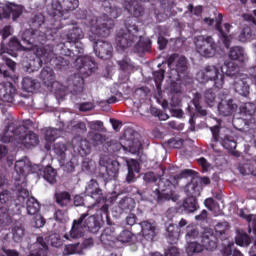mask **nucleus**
Listing matches in <instances>:
<instances>
[{
  "mask_svg": "<svg viewBox=\"0 0 256 256\" xmlns=\"http://www.w3.org/2000/svg\"><path fill=\"white\" fill-rule=\"evenodd\" d=\"M12 15L13 21H17L23 15V6L13 3L0 4V21L9 19Z\"/></svg>",
  "mask_w": 256,
  "mask_h": 256,
  "instance_id": "nucleus-24",
  "label": "nucleus"
},
{
  "mask_svg": "<svg viewBox=\"0 0 256 256\" xmlns=\"http://www.w3.org/2000/svg\"><path fill=\"white\" fill-rule=\"evenodd\" d=\"M154 77V83L156 86V91L158 93H161V85L163 83V80L165 79V71L164 70H159L153 73Z\"/></svg>",
  "mask_w": 256,
  "mask_h": 256,
  "instance_id": "nucleus-54",
  "label": "nucleus"
},
{
  "mask_svg": "<svg viewBox=\"0 0 256 256\" xmlns=\"http://www.w3.org/2000/svg\"><path fill=\"white\" fill-rule=\"evenodd\" d=\"M76 19H84L85 20V24L89 27L90 29V33H91V29H93V27H97V24L91 25V22L93 21V19H98L97 16H92V17H87V11L85 10H78L76 13Z\"/></svg>",
  "mask_w": 256,
  "mask_h": 256,
  "instance_id": "nucleus-49",
  "label": "nucleus"
},
{
  "mask_svg": "<svg viewBox=\"0 0 256 256\" xmlns=\"http://www.w3.org/2000/svg\"><path fill=\"white\" fill-rule=\"evenodd\" d=\"M48 23L49 25L47 26V22L45 21V16L39 13L34 16L31 24V27L37 28V29L31 28L32 31H40L45 35L46 43H50V41H55V35H57V31L61 29V28H57L56 30L51 29V27H53V24L51 22L50 15H48ZM31 30L27 29L26 31H31Z\"/></svg>",
  "mask_w": 256,
  "mask_h": 256,
  "instance_id": "nucleus-17",
  "label": "nucleus"
},
{
  "mask_svg": "<svg viewBox=\"0 0 256 256\" xmlns=\"http://www.w3.org/2000/svg\"><path fill=\"white\" fill-rule=\"evenodd\" d=\"M54 37L55 40L49 42L47 45H52L56 56L64 55V57H70L72 63H75V67L80 75L89 77L97 71V63H95V60H93L91 56H83V53H85V45L80 41L85 37V34L77 24H72L63 30L60 34V38H57V34H55Z\"/></svg>",
  "mask_w": 256,
  "mask_h": 256,
  "instance_id": "nucleus-1",
  "label": "nucleus"
},
{
  "mask_svg": "<svg viewBox=\"0 0 256 256\" xmlns=\"http://www.w3.org/2000/svg\"><path fill=\"white\" fill-rule=\"evenodd\" d=\"M96 215H90L89 213H84L86 215L83 219L82 225L89 231V233H99V230L103 227L104 223L109 225V205L103 204L100 209L96 208Z\"/></svg>",
  "mask_w": 256,
  "mask_h": 256,
  "instance_id": "nucleus-13",
  "label": "nucleus"
},
{
  "mask_svg": "<svg viewBox=\"0 0 256 256\" xmlns=\"http://www.w3.org/2000/svg\"><path fill=\"white\" fill-rule=\"evenodd\" d=\"M54 219L59 221V223H65V221H67V212L63 210H56L54 213Z\"/></svg>",
  "mask_w": 256,
  "mask_h": 256,
  "instance_id": "nucleus-63",
  "label": "nucleus"
},
{
  "mask_svg": "<svg viewBox=\"0 0 256 256\" xmlns=\"http://www.w3.org/2000/svg\"><path fill=\"white\" fill-rule=\"evenodd\" d=\"M166 231L168 233L169 239H177L179 237V228L173 223L166 224Z\"/></svg>",
  "mask_w": 256,
  "mask_h": 256,
  "instance_id": "nucleus-57",
  "label": "nucleus"
},
{
  "mask_svg": "<svg viewBox=\"0 0 256 256\" xmlns=\"http://www.w3.org/2000/svg\"><path fill=\"white\" fill-rule=\"evenodd\" d=\"M238 39L241 43H247V41H253L255 39V35L253 34V30L251 27L247 26L245 27L240 35L238 36Z\"/></svg>",
  "mask_w": 256,
  "mask_h": 256,
  "instance_id": "nucleus-52",
  "label": "nucleus"
},
{
  "mask_svg": "<svg viewBox=\"0 0 256 256\" xmlns=\"http://www.w3.org/2000/svg\"><path fill=\"white\" fill-rule=\"evenodd\" d=\"M88 127L91 129V131H97L98 133H101L105 129L101 120L88 122Z\"/></svg>",
  "mask_w": 256,
  "mask_h": 256,
  "instance_id": "nucleus-59",
  "label": "nucleus"
},
{
  "mask_svg": "<svg viewBox=\"0 0 256 256\" xmlns=\"http://www.w3.org/2000/svg\"><path fill=\"white\" fill-rule=\"evenodd\" d=\"M99 165L100 167H102V169H104V171L107 173L109 177L115 179V177L119 175V161L114 160L109 164V162H107V160H105V158L101 156Z\"/></svg>",
  "mask_w": 256,
  "mask_h": 256,
  "instance_id": "nucleus-29",
  "label": "nucleus"
},
{
  "mask_svg": "<svg viewBox=\"0 0 256 256\" xmlns=\"http://www.w3.org/2000/svg\"><path fill=\"white\" fill-rule=\"evenodd\" d=\"M68 131H77L78 133L87 132V124L85 122L70 121L67 124Z\"/></svg>",
  "mask_w": 256,
  "mask_h": 256,
  "instance_id": "nucleus-50",
  "label": "nucleus"
},
{
  "mask_svg": "<svg viewBox=\"0 0 256 256\" xmlns=\"http://www.w3.org/2000/svg\"><path fill=\"white\" fill-rule=\"evenodd\" d=\"M202 189L203 185L201 184V181L197 178H193L191 182L186 185L185 193L187 197H194V199H197V197L201 195Z\"/></svg>",
  "mask_w": 256,
  "mask_h": 256,
  "instance_id": "nucleus-30",
  "label": "nucleus"
},
{
  "mask_svg": "<svg viewBox=\"0 0 256 256\" xmlns=\"http://www.w3.org/2000/svg\"><path fill=\"white\" fill-rule=\"evenodd\" d=\"M214 229H215V234H213V236L216 238V248H217V241H219V239L221 241H226L227 237H229V234H227V232L229 231V223L227 222L218 223Z\"/></svg>",
  "mask_w": 256,
  "mask_h": 256,
  "instance_id": "nucleus-35",
  "label": "nucleus"
},
{
  "mask_svg": "<svg viewBox=\"0 0 256 256\" xmlns=\"http://www.w3.org/2000/svg\"><path fill=\"white\" fill-rule=\"evenodd\" d=\"M149 93H151V90H149L148 87L143 86L135 90V97H138V99H145Z\"/></svg>",
  "mask_w": 256,
  "mask_h": 256,
  "instance_id": "nucleus-61",
  "label": "nucleus"
},
{
  "mask_svg": "<svg viewBox=\"0 0 256 256\" xmlns=\"http://www.w3.org/2000/svg\"><path fill=\"white\" fill-rule=\"evenodd\" d=\"M72 149L74 151V157H77V155H80V157H87L89 153H91V146L89 144V141L85 139L74 138L72 140Z\"/></svg>",
  "mask_w": 256,
  "mask_h": 256,
  "instance_id": "nucleus-27",
  "label": "nucleus"
},
{
  "mask_svg": "<svg viewBox=\"0 0 256 256\" xmlns=\"http://www.w3.org/2000/svg\"><path fill=\"white\" fill-rule=\"evenodd\" d=\"M194 45L197 53L202 57L209 59L211 57H215V53H217V44L211 36H196L194 38Z\"/></svg>",
  "mask_w": 256,
  "mask_h": 256,
  "instance_id": "nucleus-18",
  "label": "nucleus"
},
{
  "mask_svg": "<svg viewBox=\"0 0 256 256\" xmlns=\"http://www.w3.org/2000/svg\"><path fill=\"white\" fill-rule=\"evenodd\" d=\"M37 171H41V166L31 164L29 158L25 156L15 163L13 184H9V181L6 180L7 187L15 193L16 197H18V201L21 203H25V199L29 197V190L27 189V175H29V173H37Z\"/></svg>",
  "mask_w": 256,
  "mask_h": 256,
  "instance_id": "nucleus-5",
  "label": "nucleus"
},
{
  "mask_svg": "<svg viewBox=\"0 0 256 256\" xmlns=\"http://www.w3.org/2000/svg\"><path fill=\"white\" fill-rule=\"evenodd\" d=\"M87 217V214H82L77 220H73L71 230L64 235V239L67 241H77L85 236V226H83V220Z\"/></svg>",
  "mask_w": 256,
  "mask_h": 256,
  "instance_id": "nucleus-22",
  "label": "nucleus"
},
{
  "mask_svg": "<svg viewBox=\"0 0 256 256\" xmlns=\"http://www.w3.org/2000/svg\"><path fill=\"white\" fill-rule=\"evenodd\" d=\"M233 86L238 95H241L242 97H247V95H249V84H247L245 78L236 77Z\"/></svg>",
  "mask_w": 256,
  "mask_h": 256,
  "instance_id": "nucleus-37",
  "label": "nucleus"
},
{
  "mask_svg": "<svg viewBox=\"0 0 256 256\" xmlns=\"http://www.w3.org/2000/svg\"><path fill=\"white\" fill-rule=\"evenodd\" d=\"M139 225L144 239H146V241H153L157 236V226L155 225V221L146 220L141 222Z\"/></svg>",
  "mask_w": 256,
  "mask_h": 256,
  "instance_id": "nucleus-28",
  "label": "nucleus"
},
{
  "mask_svg": "<svg viewBox=\"0 0 256 256\" xmlns=\"http://www.w3.org/2000/svg\"><path fill=\"white\" fill-rule=\"evenodd\" d=\"M118 65L121 71L124 73H131V71H135V63L131 61V58L125 56L122 60L118 62Z\"/></svg>",
  "mask_w": 256,
  "mask_h": 256,
  "instance_id": "nucleus-46",
  "label": "nucleus"
},
{
  "mask_svg": "<svg viewBox=\"0 0 256 256\" xmlns=\"http://www.w3.org/2000/svg\"><path fill=\"white\" fill-rule=\"evenodd\" d=\"M202 244L197 241L187 242L186 253L188 256H211L209 252H203L205 249L207 251H213L217 249V238L213 235V231L206 230L202 234Z\"/></svg>",
  "mask_w": 256,
  "mask_h": 256,
  "instance_id": "nucleus-12",
  "label": "nucleus"
},
{
  "mask_svg": "<svg viewBox=\"0 0 256 256\" xmlns=\"http://www.w3.org/2000/svg\"><path fill=\"white\" fill-rule=\"evenodd\" d=\"M83 255V248L81 242L76 244H68L65 246L64 255Z\"/></svg>",
  "mask_w": 256,
  "mask_h": 256,
  "instance_id": "nucleus-47",
  "label": "nucleus"
},
{
  "mask_svg": "<svg viewBox=\"0 0 256 256\" xmlns=\"http://www.w3.org/2000/svg\"><path fill=\"white\" fill-rule=\"evenodd\" d=\"M0 227H8L13 223L11 215H21L25 202L19 201V196L7 186V178L0 173Z\"/></svg>",
  "mask_w": 256,
  "mask_h": 256,
  "instance_id": "nucleus-4",
  "label": "nucleus"
},
{
  "mask_svg": "<svg viewBox=\"0 0 256 256\" xmlns=\"http://www.w3.org/2000/svg\"><path fill=\"white\" fill-rule=\"evenodd\" d=\"M170 105L171 107H181V93L172 94Z\"/></svg>",
  "mask_w": 256,
  "mask_h": 256,
  "instance_id": "nucleus-64",
  "label": "nucleus"
},
{
  "mask_svg": "<svg viewBox=\"0 0 256 256\" xmlns=\"http://www.w3.org/2000/svg\"><path fill=\"white\" fill-rule=\"evenodd\" d=\"M17 95V88L11 82L0 83V109L3 114L6 113L7 108L11 107V103L15 101Z\"/></svg>",
  "mask_w": 256,
  "mask_h": 256,
  "instance_id": "nucleus-20",
  "label": "nucleus"
},
{
  "mask_svg": "<svg viewBox=\"0 0 256 256\" xmlns=\"http://www.w3.org/2000/svg\"><path fill=\"white\" fill-rule=\"evenodd\" d=\"M55 155H57L60 163H65L67 159V144L62 142H57L53 147Z\"/></svg>",
  "mask_w": 256,
  "mask_h": 256,
  "instance_id": "nucleus-39",
  "label": "nucleus"
},
{
  "mask_svg": "<svg viewBox=\"0 0 256 256\" xmlns=\"http://www.w3.org/2000/svg\"><path fill=\"white\" fill-rule=\"evenodd\" d=\"M121 3L132 17L125 23V29H121L116 33L117 51H125L128 47H134V52L138 55L149 53L151 51V39L143 37L139 34L137 26V18L143 15V6L137 0H116Z\"/></svg>",
  "mask_w": 256,
  "mask_h": 256,
  "instance_id": "nucleus-2",
  "label": "nucleus"
},
{
  "mask_svg": "<svg viewBox=\"0 0 256 256\" xmlns=\"http://www.w3.org/2000/svg\"><path fill=\"white\" fill-rule=\"evenodd\" d=\"M86 200L91 201V205L88 209H95V207H103L101 203H105L106 199L103 195V190L99 187V183L92 179L86 186Z\"/></svg>",
  "mask_w": 256,
  "mask_h": 256,
  "instance_id": "nucleus-19",
  "label": "nucleus"
},
{
  "mask_svg": "<svg viewBox=\"0 0 256 256\" xmlns=\"http://www.w3.org/2000/svg\"><path fill=\"white\" fill-rule=\"evenodd\" d=\"M128 171H132L134 173H139L141 171V166L139 164V161L137 160H130L127 162Z\"/></svg>",
  "mask_w": 256,
  "mask_h": 256,
  "instance_id": "nucleus-62",
  "label": "nucleus"
},
{
  "mask_svg": "<svg viewBox=\"0 0 256 256\" xmlns=\"http://www.w3.org/2000/svg\"><path fill=\"white\" fill-rule=\"evenodd\" d=\"M143 180L145 183H157L158 187L154 190V195L159 204L165 203V201H171L173 199V189L175 186L169 179L160 178L153 172L144 174Z\"/></svg>",
  "mask_w": 256,
  "mask_h": 256,
  "instance_id": "nucleus-11",
  "label": "nucleus"
},
{
  "mask_svg": "<svg viewBox=\"0 0 256 256\" xmlns=\"http://www.w3.org/2000/svg\"><path fill=\"white\" fill-rule=\"evenodd\" d=\"M229 59L231 61H239L240 63H244L247 60V53H245V48L241 46L231 47L228 52Z\"/></svg>",
  "mask_w": 256,
  "mask_h": 256,
  "instance_id": "nucleus-32",
  "label": "nucleus"
},
{
  "mask_svg": "<svg viewBox=\"0 0 256 256\" xmlns=\"http://www.w3.org/2000/svg\"><path fill=\"white\" fill-rule=\"evenodd\" d=\"M56 203H58L60 207H67V205L71 203V194H69V192H61L56 194Z\"/></svg>",
  "mask_w": 256,
  "mask_h": 256,
  "instance_id": "nucleus-53",
  "label": "nucleus"
},
{
  "mask_svg": "<svg viewBox=\"0 0 256 256\" xmlns=\"http://www.w3.org/2000/svg\"><path fill=\"white\" fill-rule=\"evenodd\" d=\"M239 216L242 219H245L248 223V230L251 233V229L254 231L256 235V215L255 214H246L243 209L239 211Z\"/></svg>",
  "mask_w": 256,
  "mask_h": 256,
  "instance_id": "nucleus-42",
  "label": "nucleus"
},
{
  "mask_svg": "<svg viewBox=\"0 0 256 256\" xmlns=\"http://www.w3.org/2000/svg\"><path fill=\"white\" fill-rule=\"evenodd\" d=\"M223 75L227 77H237L239 75V66L231 60H226L224 64L220 67Z\"/></svg>",
  "mask_w": 256,
  "mask_h": 256,
  "instance_id": "nucleus-34",
  "label": "nucleus"
},
{
  "mask_svg": "<svg viewBox=\"0 0 256 256\" xmlns=\"http://www.w3.org/2000/svg\"><path fill=\"white\" fill-rule=\"evenodd\" d=\"M12 235L15 243H19L25 236V228L23 226H15L12 229Z\"/></svg>",
  "mask_w": 256,
  "mask_h": 256,
  "instance_id": "nucleus-55",
  "label": "nucleus"
},
{
  "mask_svg": "<svg viewBox=\"0 0 256 256\" xmlns=\"http://www.w3.org/2000/svg\"><path fill=\"white\" fill-rule=\"evenodd\" d=\"M84 77L81 72L70 76L64 85H61L58 81H55V72L53 68L46 66L40 72V79L46 87H60L59 90L63 91L62 97L71 93V95H81L83 93V85L85 84Z\"/></svg>",
  "mask_w": 256,
  "mask_h": 256,
  "instance_id": "nucleus-7",
  "label": "nucleus"
},
{
  "mask_svg": "<svg viewBox=\"0 0 256 256\" xmlns=\"http://www.w3.org/2000/svg\"><path fill=\"white\" fill-rule=\"evenodd\" d=\"M175 15L173 13V7L171 6H166L162 7L161 11L156 13V19L159 21V23H163V21H167L169 17H173Z\"/></svg>",
  "mask_w": 256,
  "mask_h": 256,
  "instance_id": "nucleus-44",
  "label": "nucleus"
},
{
  "mask_svg": "<svg viewBox=\"0 0 256 256\" xmlns=\"http://www.w3.org/2000/svg\"><path fill=\"white\" fill-rule=\"evenodd\" d=\"M204 100L208 107L215 105V92H213V89L209 88L204 92Z\"/></svg>",
  "mask_w": 256,
  "mask_h": 256,
  "instance_id": "nucleus-58",
  "label": "nucleus"
},
{
  "mask_svg": "<svg viewBox=\"0 0 256 256\" xmlns=\"http://www.w3.org/2000/svg\"><path fill=\"white\" fill-rule=\"evenodd\" d=\"M187 112L190 116V131H195V119L197 118V114L201 115V117L207 116V110L203 108L201 105V94L195 93L194 98L190 104H188Z\"/></svg>",
  "mask_w": 256,
  "mask_h": 256,
  "instance_id": "nucleus-21",
  "label": "nucleus"
},
{
  "mask_svg": "<svg viewBox=\"0 0 256 256\" xmlns=\"http://www.w3.org/2000/svg\"><path fill=\"white\" fill-rule=\"evenodd\" d=\"M37 58L31 60L26 66V73H35L43 67V65H51L54 69L63 70L71 65V60H66L61 56H57L53 49V44L40 45L36 47Z\"/></svg>",
  "mask_w": 256,
  "mask_h": 256,
  "instance_id": "nucleus-6",
  "label": "nucleus"
},
{
  "mask_svg": "<svg viewBox=\"0 0 256 256\" xmlns=\"http://www.w3.org/2000/svg\"><path fill=\"white\" fill-rule=\"evenodd\" d=\"M101 37L105 36L100 35L96 31H93V28L91 29V33H89V39L94 43V53L98 59L107 61V59H111V57H113V45L105 40H101Z\"/></svg>",
  "mask_w": 256,
  "mask_h": 256,
  "instance_id": "nucleus-16",
  "label": "nucleus"
},
{
  "mask_svg": "<svg viewBox=\"0 0 256 256\" xmlns=\"http://www.w3.org/2000/svg\"><path fill=\"white\" fill-rule=\"evenodd\" d=\"M62 131H67L65 123L60 128H47L44 132V139L47 143H53L61 135Z\"/></svg>",
  "mask_w": 256,
  "mask_h": 256,
  "instance_id": "nucleus-36",
  "label": "nucleus"
},
{
  "mask_svg": "<svg viewBox=\"0 0 256 256\" xmlns=\"http://www.w3.org/2000/svg\"><path fill=\"white\" fill-rule=\"evenodd\" d=\"M142 148L143 145L141 144V140H139L137 136H133L130 140H127L126 145L116 142L109 146V149H112L114 153H116L117 151H121V149H123L124 151H129V153H132V155H137V153H139V151H141Z\"/></svg>",
  "mask_w": 256,
  "mask_h": 256,
  "instance_id": "nucleus-23",
  "label": "nucleus"
},
{
  "mask_svg": "<svg viewBox=\"0 0 256 256\" xmlns=\"http://www.w3.org/2000/svg\"><path fill=\"white\" fill-rule=\"evenodd\" d=\"M22 42L23 44H21L16 37H12L6 46L4 53L11 55V57H17V51H31V49H35V47L45 45V43H47V36L39 30H25L22 33Z\"/></svg>",
  "mask_w": 256,
  "mask_h": 256,
  "instance_id": "nucleus-8",
  "label": "nucleus"
},
{
  "mask_svg": "<svg viewBox=\"0 0 256 256\" xmlns=\"http://www.w3.org/2000/svg\"><path fill=\"white\" fill-rule=\"evenodd\" d=\"M199 83H209L212 81L216 89H223L225 84V74L215 65H208L196 74Z\"/></svg>",
  "mask_w": 256,
  "mask_h": 256,
  "instance_id": "nucleus-15",
  "label": "nucleus"
},
{
  "mask_svg": "<svg viewBox=\"0 0 256 256\" xmlns=\"http://www.w3.org/2000/svg\"><path fill=\"white\" fill-rule=\"evenodd\" d=\"M79 7V0H52L50 6H47L46 12L50 16V23L54 31L63 29L65 22L69 18V12L75 11Z\"/></svg>",
  "mask_w": 256,
  "mask_h": 256,
  "instance_id": "nucleus-9",
  "label": "nucleus"
},
{
  "mask_svg": "<svg viewBox=\"0 0 256 256\" xmlns=\"http://www.w3.org/2000/svg\"><path fill=\"white\" fill-rule=\"evenodd\" d=\"M87 201H91V200H87V195L85 196V198L82 195H76L74 197V205L75 207H81L82 205H85V207L91 206V204H87Z\"/></svg>",
  "mask_w": 256,
  "mask_h": 256,
  "instance_id": "nucleus-60",
  "label": "nucleus"
},
{
  "mask_svg": "<svg viewBox=\"0 0 256 256\" xmlns=\"http://www.w3.org/2000/svg\"><path fill=\"white\" fill-rule=\"evenodd\" d=\"M182 208L186 213H195L199 209L197 198L187 197L182 204Z\"/></svg>",
  "mask_w": 256,
  "mask_h": 256,
  "instance_id": "nucleus-41",
  "label": "nucleus"
},
{
  "mask_svg": "<svg viewBox=\"0 0 256 256\" xmlns=\"http://www.w3.org/2000/svg\"><path fill=\"white\" fill-rule=\"evenodd\" d=\"M235 242L239 247H247L248 245H251V236H249V234L243 230H238L235 237Z\"/></svg>",
  "mask_w": 256,
  "mask_h": 256,
  "instance_id": "nucleus-40",
  "label": "nucleus"
},
{
  "mask_svg": "<svg viewBox=\"0 0 256 256\" xmlns=\"http://www.w3.org/2000/svg\"><path fill=\"white\" fill-rule=\"evenodd\" d=\"M104 11L105 14L103 17L93 19L90 22V25H97V27H92V31H95L98 35L109 37V35H111V29L115 26V21L113 19H117L121 13H123V9L117 5L107 6V1H105Z\"/></svg>",
  "mask_w": 256,
  "mask_h": 256,
  "instance_id": "nucleus-10",
  "label": "nucleus"
},
{
  "mask_svg": "<svg viewBox=\"0 0 256 256\" xmlns=\"http://www.w3.org/2000/svg\"><path fill=\"white\" fill-rule=\"evenodd\" d=\"M21 85L23 91H26V93H35L37 89L41 88V83L37 81V79L31 78L29 76H26L22 79Z\"/></svg>",
  "mask_w": 256,
  "mask_h": 256,
  "instance_id": "nucleus-33",
  "label": "nucleus"
},
{
  "mask_svg": "<svg viewBox=\"0 0 256 256\" xmlns=\"http://www.w3.org/2000/svg\"><path fill=\"white\" fill-rule=\"evenodd\" d=\"M167 65L171 71H175L181 77L187 71V58L179 54H172L167 60Z\"/></svg>",
  "mask_w": 256,
  "mask_h": 256,
  "instance_id": "nucleus-25",
  "label": "nucleus"
},
{
  "mask_svg": "<svg viewBox=\"0 0 256 256\" xmlns=\"http://www.w3.org/2000/svg\"><path fill=\"white\" fill-rule=\"evenodd\" d=\"M25 201L28 215H37L41 210V204H39V201H37L35 197L29 198V194L28 197L25 198Z\"/></svg>",
  "mask_w": 256,
  "mask_h": 256,
  "instance_id": "nucleus-38",
  "label": "nucleus"
},
{
  "mask_svg": "<svg viewBox=\"0 0 256 256\" xmlns=\"http://www.w3.org/2000/svg\"><path fill=\"white\" fill-rule=\"evenodd\" d=\"M221 145L227 151H235L237 149V141L233 136L226 135L224 138H221Z\"/></svg>",
  "mask_w": 256,
  "mask_h": 256,
  "instance_id": "nucleus-48",
  "label": "nucleus"
},
{
  "mask_svg": "<svg viewBox=\"0 0 256 256\" xmlns=\"http://www.w3.org/2000/svg\"><path fill=\"white\" fill-rule=\"evenodd\" d=\"M43 173L45 181L50 183V185H54V183H57V170H55L53 167L47 166L46 168H44Z\"/></svg>",
  "mask_w": 256,
  "mask_h": 256,
  "instance_id": "nucleus-45",
  "label": "nucleus"
},
{
  "mask_svg": "<svg viewBox=\"0 0 256 256\" xmlns=\"http://www.w3.org/2000/svg\"><path fill=\"white\" fill-rule=\"evenodd\" d=\"M89 138L92 141V144L94 147H99L101 145L105 144V141H107V138L105 135L97 133V132H89Z\"/></svg>",
  "mask_w": 256,
  "mask_h": 256,
  "instance_id": "nucleus-51",
  "label": "nucleus"
},
{
  "mask_svg": "<svg viewBox=\"0 0 256 256\" xmlns=\"http://www.w3.org/2000/svg\"><path fill=\"white\" fill-rule=\"evenodd\" d=\"M198 238H199V231H197L193 226H187L186 243L195 241V239H198Z\"/></svg>",
  "mask_w": 256,
  "mask_h": 256,
  "instance_id": "nucleus-56",
  "label": "nucleus"
},
{
  "mask_svg": "<svg viewBox=\"0 0 256 256\" xmlns=\"http://www.w3.org/2000/svg\"><path fill=\"white\" fill-rule=\"evenodd\" d=\"M235 109H237V104L233 102V99L222 100L218 104V111L223 117H229V115H233V111H235Z\"/></svg>",
  "mask_w": 256,
  "mask_h": 256,
  "instance_id": "nucleus-31",
  "label": "nucleus"
},
{
  "mask_svg": "<svg viewBox=\"0 0 256 256\" xmlns=\"http://www.w3.org/2000/svg\"><path fill=\"white\" fill-rule=\"evenodd\" d=\"M136 236L129 230H122L119 235L115 234V227L109 226L100 235V241L105 249L115 247V241L120 243H135Z\"/></svg>",
  "mask_w": 256,
  "mask_h": 256,
  "instance_id": "nucleus-14",
  "label": "nucleus"
},
{
  "mask_svg": "<svg viewBox=\"0 0 256 256\" xmlns=\"http://www.w3.org/2000/svg\"><path fill=\"white\" fill-rule=\"evenodd\" d=\"M33 125L31 120L23 122H7L3 132L0 134L1 143H10L15 149H31L39 145V136L29 131V127Z\"/></svg>",
  "mask_w": 256,
  "mask_h": 256,
  "instance_id": "nucleus-3",
  "label": "nucleus"
},
{
  "mask_svg": "<svg viewBox=\"0 0 256 256\" xmlns=\"http://www.w3.org/2000/svg\"><path fill=\"white\" fill-rule=\"evenodd\" d=\"M221 21H223V15L219 14L218 21L216 23V31H218L219 37L226 49H229V47H231V36H229V32L231 31V24L225 23L222 26Z\"/></svg>",
  "mask_w": 256,
  "mask_h": 256,
  "instance_id": "nucleus-26",
  "label": "nucleus"
},
{
  "mask_svg": "<svg viewBox=\"0 0 256 256\" xmlns=\"http://www.w3.org/2000/svg\"><path fill=\"white\" fill-rule=\"evenodd\" d=\"M119 209L122 211H133L135 209V200L131 197H123L118 203Z\"/></svg>",
  "mask_w": 256,
  "mask_h": 256,
  "instance_id": "nucleus-43",
  "label": "nucleus"
}]
</instances>
